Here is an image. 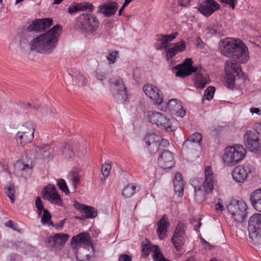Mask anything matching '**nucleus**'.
Segmentation results:
<instances>
[{
    "label": "nucleus",
    "mask_w": 261,
    "mask_h": 261,
    "mask_svg": "<svg viewBox=\"0 0 261 261\" xmlns=\"http://www.w3.org/2000/svg\"><path fill=\"white\" fill-rule=\"evenodd\" d=\"M53 20L50 18L37 19L25 30L20 40V47L23 51L28 50L44 55L51 54L56 48L60 36L62 27L60 24L54 25L47 32L31 39L29 34L32 32H40L49 28Z\"/></svg>",
    "instance_id": "1"
},
{
    "label": "nucleus",
    "mask_w": 261,
    "mask_h": 261,
    "mask_svg": "<svg viewBox=\"0 0 261 261\" xmlns=\"http://www.w3.org/2000/svg\"><path fill=\"white\" fill-rule=\"evenodd\" d=\"M193 61L191 58L186 59L182 64L173 67L175 71V75L177 77L185 78L194 72L195 74V86L197 88L203 89L210 83L208 73L201 67L192 66Z\"/></svg>",
    "instance_id": "2"
},
{
    "label": "nucleus",
    "mask_w": 261,
    "mask_h": 261,
    "mask_svg": "<svg viewBox=\"0 0 261 261\" xmlns=\"http://www.w3.org/2000/svg\"><path fill=\"white\" fill-rule=\"evenodd\" d=\"M221 53L233 61L244 63L249 58L247 47L240 39L226 38L220 42Z\"/></svg>",
    "instance_id": "3"
},
{
    "label": "nucleus",
    "mask_w": 261,
    "mask_h": 261,
    "mask_svg": "<svg viewBox=\"0 0 261 261\" xmlns=\"http://www.w3.org/2000/svg\"><path fill=\"white\" fill-rule=\"evenodd\" d=\"M204 172L205 178L202 186L196 185L198 182V179H195L191 181L195 193V199L197 202H201L203 200L202 187L206 193L211 192L214 188L213 171L212 167L211 166L205 167Z\"/></svg>",
    "instance_id": "4"
},
{
    "label": "nucleus",
    "mask_w": 261,
    "mask_h": 261,
    "mask_svg": "<svg viewBox=\"0 0 261 261\" xmlns=\"http://www.w3.org/2000/svg\"><path fill=\"white\" fill-rule=\"evenodd\" d=\"M246 152V149L240 144L226 147L223 156V161L228 166H233L244 158Z\"/></svg>",
    "instance_id": "5"
},
{
    "label": "nucleus",
    "mask_w": 261,
    "mask_h": 261,
    "mask_svg": "<svg viewBox=\"0 0 261 261\" xmlns=\"http://www.w3.org/2000/svg\"><path fill=\"white\" fill-rule=\"evenodd\" d=\"M35 126L32 122H26L16 134L15 139L17 143L21 146H24L30 143L34 138Z\"/></svg>",
    "instance_id": "6"
},
{
    "label": "nucleus",
    "mask_w": 261,
    "mask_h": 261,
    "mask_svg": "<svg viewBox=\"0 0 261 261\" xmlns=\"http://www.w3.org/2000/svg\"><path fill=\"white\" fill-rule=\"evenodd\" d=\"M248 229L249 236L253 243L261 242V214L256 213L249 219Z\"/></svg>",
    "instance_id": "7"
},
{
    "label": "nucleus",
    "mask_w": 261,
    "mask_h": 261,
    "mask_svg": "<svg viewBox=\"0 0 261 261\" xmlns=\"http://www.w3.org/2000/svg\"><path fill=\"white\" fill-rule=\"evenodd\" d=\"M229 213L238 223L243 222L247 216V205L243 200H234L227 206Z\"/></svg>",
    "instance_id": "8"
},
{
    "label": "nucleus",
    "mask_w": 261,
    "mask_h": 261,
    "mask_svg": "<svg viewBox=\"0 0 261 261\" xmlns=\"http://www.w3.org/2000/svg\"><path fill=\"white\" fill-rule=\"evenodd\" d=\"M254 167L248 163L236 166L232 171L233 179L237 182L243 183L252 176Z\"/></svg>",
    "instance_id": "9"
},
{
    "label": "nucleus",
    "mask_w": 261,
    "mask_h": 261,
    "mask_svg": "<svg viewBox=\"0 0 261 261\" xmlns=\"http://www.w3.org/2000/svg\"><path fill=\"white\" fill-rule=\"evenodd\" d=\"M79 28L83 32L92 33L98 28L99 21L91 13H83L79 18Z\"/></svg>",
    "instance_id": "10"
},
{
    "label": "nucleus",
    "mask_w": 261,
    "mask_h": 261,
    "mask_svg": "<svg viewBox=\"0 0 261 261\" xmlns=\"http://www.w3.org/2000/svg\"><path fill=\"white\" fill-rule=\"evenodd\" d=\"M111 88L113 96L118 102L123 103L127 99V93L126 87L123 81L120 77L111 80Z\"/></svg>",
    "instance_id": "11"
},
{
    "label": "nucleus",
    "mask_w": 261,
    "mask_h": 261,
    "mask_svg": "<svg viewBox=\"0 0 261 261\" xmlns=\"http://www.w3.org/2000/svg\"><path fill=\"white\" fill-rule=\"evenodd\" d=\"M146 117L149 122L156 124L161 128L168 130L172 127L171 120L167 119L164 114L160 112L149 111Z\"/></svg>",
    "instance_id": "12"
},
{
    "label": "nucleus",
    "mask_w": 261,
    "mask_h": 261,
    "mask_svg": "<svg viewBox=\"0 0 261 261\" xmlns=\"http://www.w3.org/2000/svg\"><path fill=\"white\" fill-rule=\"evenodd\" d=\"M244 140L247 148L251 152L261 150V140L251 130H247L244 135Z\"/></svg>",
    "instance_id": "13"
},
{
    "label": "nucleus",
    "mask_w": 261,
    "mask_h": 261,
    "mask_svg": "<svg viewBox=\"0 0 261 261\" xmlns=\"http://www.w3.org/2000/svg\"><path fill=\"white\" fill-rule=\"evenodd\" d=\"M220 5L214 0H202L198 11L205 16H209L219 9Z\"/></svg>",
    "instance_id": "14"
},
{
    "label": "nucleus",
    "mask_w": 261,
    "mask_h": 261,
    "mask_svg": "<svg viewBox=\"0 0 261 261\" xmlns=\"http://www.w3.org/2000/svg\"><path fill=\"white\" fill-rule=\"evenodd\" d=\"M160 167L163 169H170L175 165V160L173 153L167 150H164L158 160Z\"/></svg>",
    "instance_id": "15"
},
{
    "label": "nucleus",
    "mask_w": 261,
    "mask_h": 261,
    "mask_svg": "<svg viewBox=\"0 0 261 261\" xmlns=\"http://www.w3.org/2000/svg\"><path fill=\"white\" fill-rule=\"evenodd\" d=\"M42 195L44 199H46L52 203L58 204L61 201L54 185H49L45 187L42 191Z\"/></svg>",
    "instance_id": "16"
},
{
    "label": "nucleus",
    "mask_w": 261,
    "mask_h": 261,
    "mask_svg": "<svg viewBox=\"0 0 261 261\" xmlns=\"http://www.w3.org/2000/svg\"><path fill=\"white\" fill-rule=\"evenodd\" d=\"M36 155L35 159L43 160L48 159L51 157L52 149L49 145L47 144H41L36 146L35 148Z\"/></svg>",
    "instance_id": "17"
},
{
    "label": "nucleus",
    "mask_w": 261,
    "mask_h": 261,
    "mask_svg": "<svg viewBox=\"0 0 261 261\" xmlns=\"http://www.w3.org/2000/svg\"><path fill=\"white\" fill-rule=\"evenodd\" d=\"M119 7L118 4L115 2H109L99 6L98 12L106 17H110L114 15Z\"/></svg>",
    "instance_id": "18"
},
{
    "label": "nucleus",
    "mask_w": 261,
    "mask_h": 261,
    "mask_svg": "<svg viewBox=\"0 0 261 261\" xmlns=\"http://www.w3.org/2000/svg\"><path fill=\"white\" fill-rule=\"evenodd\" d=\"M73 206L75 208L80 210L81 213L84 214L87 219L94 218L97 215V211L92 206L81 204L76 201H75Z\"/></svg>",
    "instance_id": "19"
},
{
    "label": "nucleus",
    "mask_w": 261,
    "mask_h": 261,
    "mask_svg": "<svg viewBox=\"0 0 261 261\" xmlns=\"http://www.w3.org/2000/svg\"><path fill=\"white\" fill-rule=\"evenodd\" d=\"M200 146L199 144H194L189 140H186L182 146V151L189 155H193L195 157L198 156L197 152L199 150Z\"/></svg>",
    "instance_id": "20"
},
{
    "label": "nucleus",
    "mask_w": 261,
    "mask_h": 261,
    "mask_svg": "<svg viewBox=\"0 0 261 261\" xmlns=\"http://www.w3.org/2000/svg\"><path fill=\"white\" fill-rule=\"evenodd\" d=\"M170 226L168 218L166 215H164L158 222V229L156 230L159 238L162 240L166 237L168 231V227Z\"/></svg>",
    "instance_id": "21"
},
{
    "label": "nucleus",
    "mask_w": 261,
    "mask_h": 261,
    "mask_svg": "<svg viewBox=\"0 0 261 261\" xmlns=\"http://www.w3.org/2000/svg\"><path fill=\"white\" fill-rule=\"evenodd\" d=\"M173 185L175 193L178 196H181L184 190V184L182 180V175L179 172L175 174Z\"/></svg>",
    "instance_id": "22"
},
{
    "label": "nucleus",
    "mask_w": 261,
    "mask_h": 261,
    "mask_svg": "<svg viewBox=\"0 0 261 261\" xmlns=\"http://www.w3.org/2000/svg\"><path fill=\"white\" fill-rule=\"evenodd\" d=\"M249 199L252 206L256 211L261 212V189H257L253 192Z\"/></svg>",
    "instance_id": "23"
},
{
    "label": "nucleus",
    "mask_w": 261,
    "mask_h": 261,
    "mask_svg": "<svg viewBox=\"0 0 261 261\" xmlns=\"http://www.w3.org/2000/svg\"><path fill=\"white\" fill-rule=\"evenodd\" d=\"M233 60H227L225 63V71L226 74H232V72H234L239 76L242 73V71L240 68V65Z\"/></svg>",
    "instance_id": "24"
},
{
    "label": "nucleus",
    "mask_w": 261,
    "mask_h": 261,
    "mask_svg": "<svg viewBox=\"0 0 261 261\" xmlns=\"http://www.w3.org/2000/svg\"><path fill=\"white\" fill-rule=\"evenodd\" d=\"M177 32L171 33L169 35H162V38L159 39V46L158 49H168L169 42L174 39L177 36Z\"/></svg>",
    "instance_id": "25"
},
{
    "label": "nucleus",
    "mask_w": 261,
    "mask_h": 261,
    "mask_svg": "<svg viewBox=\"0 0 261 261\" xmlns=\"http://www.w3.org/2000/svg\"><path fill=\"white\" fill-rule=\"evenodd\" d=\"M71 243L72 245L75 244V246L81 244L88 245L90 243V236L86 232L80 233L72 237Z\"/></svg>",
    "instance_id": "26"
},
{
    "label": "nucleus",
    "mask_w": 261,
    "mask_h": 261,
    "mask_svg": "<svg viewBox=\"0 0 261 261\" xmlns=\"http://www.w3.org/2000/svg\"><path fill=\"white\" fill-rule=\"evenodd\" d=\"M15 169L17 171L25 172L30 174L31 173L32 167L28 164H24L21 161L17 162L14 165Z\"/></svg>",
    "instance_id": "27"
},
{
    "label": "nucleus",
    "mask_w": 261,
    "mask_h": 261,
    "mask_svg": "<svg viewBox=\"0 0 261 261\" xmlns=\"http://www.w3.org/2000/svg\"><path fill=\"white\" fill-rule=\"evenodd\" d=\"M154 89L155 91H153L152 95L149 98L154 104L160 105L163 101V95L158 88Z\"/></svg>",
    "instance_id": "28"
},
{
    "label": "nucleus",
    "mask_w": 261,
    "mask_h": 261,
    "mask_svg": "<svg viewBox=\"0 0 261 261\" xmlns=\"http://www.w3.org/2000/svg\"><path fill=\"white\" fill-rule=\"evenodd\" d=\"M136 187L135 186L129 184L125 186L122 191V194L125 198H130L134 195L136 192Z\"/></svg>",
    "instance_id": "29"
},
{
    "label": "nucleus",
    "mask_w": 261,
    "mask_h": 261,
    "mask_svg": "<svg viewBox=\"0 0 261 261\" xmlns=\"http://www.w3.org/2000/svg\"><path fill=\"white\" fill-rule=\"evenodd\" d=\"M68 235L67 234L57 233L54 236L55 240L57 247L61 245H63L67 240Z\"/></svg>",
    "instance_id": "30"
},
{
    "label": "nucleus",
    "mask_w": 261,
    "mask_h": 261,
    "mask_svg": "<svg viewBox=\"0 0 261 261\" xmlns=\"http://www.w3.org/2000/svg\"><path fill=\"white\" fill-rule=\"evenodd\" d=\"M184 238L185 237H179L178 236H172L171 241L177 251L180 250L181 246L184 245Z\"/></svg>",
    "instance_id": "31"
},
{
    "label": "nucleus",
    "mask_w": 261,
    "mask_h": 261,
    "mask_svg": "<svg viewBox=\"0 0 261 261\" xmlns=\"http://www.w3.org/2000/svg\"><path fill=\"white\" fill-rule=\"evenodd\" d=\"M160 141L161 137L153 133L147 135L144 138L146 145H151L152 143L159 142Z\"/></svg>",
    "instance_id": "32"
},
{
    "label": "nucleus",
    "mask_w": 261,
    "mask_h": 261,
    "mask_svg": "<svg viewBox=\"0 0 261 261\" xmlns=\"http://www.w3.org/2000/svg\"><path fill=\"white\" fill-rule=\"evenodd\" d=\"M167 107L169 110L173 113L175 110L181 109V105L180 102H177V99H172L168 101Z\"/></svg>",
    "instance_id": "33"
},
{
    "label": "nucleus",
    "mask_w": 261,
    "mask_h": 261,
    "mask_svg": "<svg viewBox=\"0 0 261 261\" xmlns=\"http://www.w3.org/2000/svg\"><path fill=\"white\" fill-rule=\"evenodd\" d=\"M51 216L46 209L43 210V214L41 218V222L44 224H49L50 225L54 226V223L51 221Z\"/></svg>",
    "instance_id": "34"
},
{
    "label": "nucleus",
    "mask_w": 261,
    "mask_h": 261,
    "mask_svg": "<svg viewBox=\"0 0 261 261\" xmlns=\"http://www.w3.org/2000/svg\"><path fill=\"white\" fill-rule=\"evenodd\" d=\"M5 193L7 196L11 199V202L13 203L15 201V190L12 185L7 186L5 188Z\"/></svg>",
    "instance_id": "35"
},
{
    "label": "nucleus",
    "mask_w": 261,
    "mask_h": 261,
    "mask_svg": "<svg viewBox=\"0 0 261 261\" xmlns=\"http://www.w3.org/2000/svg\"><path fill=\"white\" fill-rule=\"evenodd\" d=\"M186 227V226L184 224L179 223L176 226L173 236L185 237Z\"/></svg>",
    "instance_id": "36"
},
{
    "label": "nucleus",
    "mask_w": 261,
    "mask_h": 261,
    "mask_svg": "<svg viewBox=\"0 0 261 261\" xmlns=\"http://www.w3.org/2000/svg\"><path fill=\"white\" fill-rule=\"evenodd\" d=\"M111 169V165L110 164L105 163L102 165L101 173L102 177L101 178V180H105L108 177Z\"/></svg>",
    "instance_id": "37"
},
{
    "label": "nucleus",
    "mask_w": 261,
    "mask_h": 261,
    "mask_svg": "<svg viewBox=\"0 0 261 261\" xmlns=\"http://www.w3.org/2000/svg\"><path fill=\"white\" fill-rule=\"evenodd\" d=\"M62 153L66 157V158H71L73 154L72 150L70 148V145L65 143L64 144L61 148Z\"/></svg>",
    "instance_id": "38"
},
{
    "label": "nucleus",
    "mask_w": 261,
    "mask_h": 261,
    "mask_svg": "<svg viewBox=\"0 0 261 261\" xmlns=\"http://www.w3.org/2000/svg\"><path fill=\"white\" fill-rule=\"evenodd\" d=\"M215 91V88L214 87H208L204 92V94L202 100H203L204 99H207L208 100H211L214 96Z\"/></svg>",
    "instance_id": "39"
},
{
    "label": "nucleus",
    "mask_w": 261,
    "mask_h": 261,
    "mask_svg": "<svg viewBox=\"0 0 261 261\" xmlns=\"http://www.w3.org/2000/svg\"><path fill=\"white\" fill-rule=\"evenodd\" d=\"M57 184L59 189L61 190L63 192H64L66 195H67L69 193V191L64 179H58Z\"/></svg>",
    "instance_id": "40"
},
{
    "label": "nucleus",
    "mask_w": 261,
    "mask_h": 261,
    "mask_svg": "<svg viewBox=\"0 0 261 261\" xmlns=\"http://www.w3.org/2000/svg\"><path fill=\"white\" fill-rule=\"evenodd\" d=\"M225 85L229 89H233L234 87L235 77L232 74H226Z\"/></svg>",
    "instance_id": "41"
},
{
    "label": "nucleus",
    "mask_w": 261,
    "mask_h": 261,
    "mask_svg": "<svg viewBox=\"0 0 261 261\" xmlns=\"http://www.w3.org/2000/svg\"><path fill=\"white\" fill-rule=\"evenodd\" d=\"M202 140V136L199 133H195L192 135H191L187 140H189L193 143L194 144H199L200 146V141Z\"/></svg>",
    "instance_id": "42"
},
{
    "label": "nucleus",
    "mask_w": 261,
    "mask_h": 261,
    "mask_svg": "<svg viewBox=\"0 0 261 261\" xmlns=\"http://www.w3.org/2000/svg\"><path fill=\"white\" fill-rule=\"evenodd\" d=\"M75 82L79 86L83 87L87 84V80L84 76L81 73H79L74 78Z\"/></svg>",
    "instance_id": "43"
},
{
    "label": "nucleus",
    "mask_w": 261,
    "mask_h": 261,
    "mask_svg": "<svg viewBox=\"0 0 261 261\" xmlns=\"http://www.w3.org/2000/svg\"><path fill=\"white\" fill-rule=\"evenodd\" d=\"M71 177V180L72 182V185L73 186V188L74 190L76 189L77 185L80 181V177L77 172L76 171H73L71 172L70 174L69 175Z\"/></svg>",
    "instance_id": "44"
},
{
    "label": "nucleus",
    "mask_w": 261,
    "mask_h": 261,
    "mask_svg": "<svg viewBox=\"0 0 261 261\" xmlns=\"http://www.w3.org/2000/svg\"><path fill=\"white\" fill-rule=\"evenodd\" d=\"M79 8L82 11H88L92 12L93 10V6L92 4L88 2H83L79 4Z\"/></svg>",
    "instance_id": "45"
},
{
    "label": "nucleus",
    "mask_w": 261,
    "mask_h": 261,
    "mask_svg": "<svg viewBox=\"0 0 261 261\" xmlns=\"http://www.w3.org/2000/svg\"><path fill=\"white\" fill-rule=\"evenodd\" d=\"M157 87L153 86L151 84L145 85L143 87V91L145 93L146 95L148 97L152 95L153 91H155L154 89H156Z\"/></svg>",
    "instance_id": "46"
},
{
    "label": "nucleus",
    "mask_w": 261,
    "mask_h": 261,
    "mask_svg": "<svg viewBox=\"0 0 261 261\" xmlns=\"http://www.w3.org/2000/svg\"><path fill=\"white\" fill-rule=\"evenodd\" d=\"M221 3L226 7H230L232 9H234L238 0H218Z\"/></svg>",
    "instance_id": "47"
},
{
    "label": "nucleus",
    "mask_w": 261,
    "mask_h": 261,
    "mask_svg": "<svg viewBox=\"0 0 261 261\" xmlns=\"http://www.w3.org/2000/svg\"><path fill=\"white\" fill-rule=\"evenodd\" d=\"M166 53V58L168 61H170L175 56L178 52L174 47L168 48L165 50Z\"/></svg>",
    "instance_id": "48"
},
{
    "label": "nucleus",
    "mask_w": 261,
    "mask_h": 261,
    "mask_svg": "<svg viewBox=\"0 0 261 261\" xmlns=\"http://www.w3.org/2000/svg\"><path fill=\"white\" fill-rule=\"evenodd\" d=\"M118 55L119 51L117 50L113 51L110 53L109 55L107 57L109 64H114L116 58L118 57Z\"/></svg>",
    "instance_id": "49"
},
{
    "label": "nucleus",
    "mask_w": 261,
    "mask_h": 261,
    "mask_svg": "<svg viewBox=\"0 0 261 261\" xmlns=\"http://www.w3.org/2000/svg\"><path fill=\"white\" fill-rule=\"evenodd\" d=\"M35 205L38 210L37 213L38 215H41L44 208L42 202V200L40 197H37L36 198V200L35 201Z\"/></svg>",
    "instance_id": "50"
},
{
    "label": "nucleus",
    "mask_w": 261,
    "mask_h": 261,
    "mask_svg": "<svg viewBox=\"0 0 261 261\" xmlns=\"http://www.w3.org/2000/svg\"><path fill=\"white\" fill-rule=\"evenodd\" d=\"M175 49L178 52L184 51L186 48V44L184 40L176 42L173 46Z\"/></svg>",
    "instance_id": "51"
},
{
    "label": "nucleus",
    "mask_w": 261,
    "mask_h": 261,
    "mask_svg": "<svg viewBox=\"0 0 261 261\" xmlns=\"http://www.w3.org/2000/svg\"><path fill=\"white\" fill-rule=\"evenodd\" d=\"M160 145V142L152 143L151 145H146V146L150 153H154L158 151Z\"/></svg>",
    "instance_id": "52"
},
{
    "label": "nucleus",
    "mask_w": 261,
    "mask_h": 261,
    "mask_svg": "<svg viewBox=\"0 0 261 261\" xmlns=\"http://www.w3.org/2000/svg\"><path fill=\"white\" fill-rule=\"evenodd\" d=\"M25 245H25V243H24L23 242L19 241V242H15L13 245V247L14 248L17 250H18V251L23 252L24 251V250L23 249H24V247L25 246Z\"/></svg>",
    "instance_id": "53"
},
{
    "label": "nucleus",
    "mask_w": 261,
    "mask_h": 261,
    "mask_svg": "<svg viewBox=\"0 0 261 261\" xmlns=\"http://www.w3.org/2000/svg\"><path fill=\"white\" fill-rule=\"evenodd\" d=\"M46 245L49 248H57L54 236L48 237L45 241Z\"/></svg>",
    "instance_id": "54"
},
{
    "label": "nucleus",
    "mask_w": 261,
    "mask_h": 261,
    "mask_svg": "<svg viewBox=\"0 0 261 261\" xmlns=\"http://www.w3.org/2000/svg\"><path fill=\"white\" fill-rule=\"evenodd\" d=\"M191 223L193 225L194 229L196 231H198V229L201 225L200 220L193 219L191 221Z\"/></svg>",
    "instance_id": "55"
},
{
    "label": "nucleus",
    "mask_w": 261,
    "mask_h": 261,
    "mask_svg": "<svg viewBox=\"0 0 261 261\" xmlns=\"http://www.w3.org/2000/svg\"><path fill=\"white\" fill-rule=\"evenodd\" d=\"M186 113V110L183 109L182 106L181 109H179L178 110H175L173 113V114H176L177 116L181 118L185 116Z\"/></svg>",
    "instance_id": "56"
},
{
    "label": "nucleus",
    "mask_w": 261,
    "mask_h": 261,
    "mask_svg": "<svg viewBox=\"0 0 261 261\" xmlns=\"http://www.w3.org/2000/svg\"><path fill=\"white\" fill-rule=\"evenodd\" d=\"M132 258L127 254H121L119 257V261H131Z\"/></svg>",
    "instance_id": "57"
},
{
    "label": "nucleus",
    "mask_w": 261,
    "mask_h": 261,
    "mask_svg": "<svg viewBox=\"0 0 261 261\" xmlns=\"http://www.w3.org/2000/svg\"><path fill=\"white\" fill-rule=\"evenodd\" d=\"M79 10H80L79 5H77V6H75L74 7H69L68 9V12L70 14L74 13Z\"/></svg>",
    "instance_id": "58"
},
{
    "label": "nucleus",
    "mask_w": 261,
    "mask_h": 261,
    "mask_svg": "<svg viewBox=\"0 0 261 261\" xmlns=\"http://www.w3.org/2000/svg\"><path fill=\"white\" fill-rule=\"evenodd\" d=\"M249 111L252 114L255 113L258 115H260L261 114V111L258 108H251Z\"/></svg>",
    "instance_id": "59"
},
{
    "label": "nucleus",
    "mask_w": 261,
    "mask_h": 261,
    "mask_svg": "<svg viewBox=\"0 0 261 261\" xmlns=\"http://www.w3.org/2000/svg\"><path fill=\"white\" fill-rule=\"evenodd\" d=\"M191 0H179V4L182 7H187L189 5Z\"/></svg>",
    "instance_id": "60"
},
{
    "label": "nucleus",
    "mask_w": 261,
    "mask_h": 261,
    "mask_svg": "<svg viewBox=\"0 0 261 261\" xmlns=\"http://www.w3.org/2000/svg\"><path fill=\"white\" fill-rule=\"evenodd\" d=\"M96 77L99 81H102L103 79H106V75L102 72H98L96 73Z\"/></svg>",
    "instance_id": "61"
},
{
    "label": "nucleus",
    "mask_w": 261,
    "mask_h": 261,
    "mask_svg": "<svg viewBox=\"0 0 261 261\" xmlns=\"http://www.w3.org/2000/svg\"><path fill=\"white\" fill-rule=\"evenodd\" d=\"M5 226H7V227H10L13 229L14 230H16V228L13 227V222L11 220H9L6 222Z\"/></svg>",
    "instance_id": "62"
},
{
    "label": "nucleus",
    "mask_w": 261,
    "mask_h": 261,
    "mask_svg": "<svg viewBox=\"0 0 261 261\" xmlns=\"http://www.w3.org/2000/svg\"><path fill=\"white\" fill-rule=\"evenodd\" d=\"M215 208L217 211H222L224 210V206L220 204L219 203H217L215 206Z\"/></svg>",
    "instance_id": "63"
},
{
    "label": "nucleus",
    "mask_w": 261,
    "mask_h": 261,
    "mask_svg": "<svg viewBox=\"0 0 261 261\" xmlns=\"http://www.w3.org/2000/svg\"><path fill=\"white\" fill-rule=\"evenodd\" d=\"M255 127L257 133L261 135V124H257Z\"/></svg>",
    "instance_id": "64"
}]
</instances>
